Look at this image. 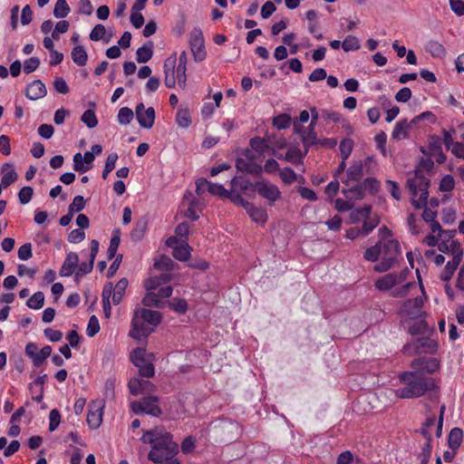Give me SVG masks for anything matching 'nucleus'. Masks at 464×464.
Returning a JSON list of instances; mask_svg holds the SVG:
<instances>
[{"label": "nucleus", "mask_w": 464, "mask_h": 464, "mask_svg": "<svg viewBox=\"0 0 464 464\" xmlns=\"http://www.w3.org/2000/svg\"><path fill=\"white\" fill-rule=\"evenodd\" d=\"M411 367L412 371L399 374V387L395 394L402 399L419 398L430 391L434 386L433 380L425 375L422 370L431 373L438 369L439 364L436 359L419 358L411 362Z\"/></svg>", "instance_id": "1"}, {"label": "nucleus", "mask_w": 464, "mask_h": 464, "mask_svg": "<svg viewBox=\"0 0 464 464\" xmlns=\"http://www.w3.org/2000/svg\"><path fill=\"white\" fill-rule=\"evenodd\" d=\"M144 443L151 445L149 459L155 464H179L175 458L178 445L172 441L171 435L158 430L147 431L141 437Z\"/></svg>", "instance_id": "2"}, {"label": "nucleus", "mask_w": 464, "mask_h": 464, "mask_svg": "<svg viewBox=\"0 0 464 464\" xmlns=\"http://www.w3.org/2000/svg\"><path fill=\"white\" fill-rule=\"evenodd\" d=\"M160 312L142 307H137L133 312L131 328L129 335L138 341L146 339L152 333L153 327L160 324Z\"/></svg>", "instance_id": "3"}, {"label": "nucleus", "mask_w": 464, "mask_h": 464, "mask_svg": "<svg viewBox=\"0 0 464 464\" xmlns=\"http://www.w3.org/2000/svg\"><path fill=\"white\" fill-rule=\"evenodd\" d=\"M410 271L405 268L400 272L386 274L378 278L374 285L382 291H391L393 297H404L411 293L412 289H417V285L413 282L405 283Z\"/></svg>", "instance_id": "4"}, {"label": "nucleus", "mask_w": 464, "mask_h": 464, "mask_svg": "<svg viewBox=\"0 0 464 464\" xmlns=\"http://www.w3.org/2000/svg\"><path fill=\"white\" fill-rule=\"evenodd\" d=\"M170 281L169 274H162L150 277L145 282L148 291L142 299L145 306H160V298H167L172 294V287L168 285Z\"/></svg>", "instance_id": "5"}, {"label": "nucleus", "mask_w": 464, "mask_h": 464, "mask_svg": "<svg viewBox=\"0 0 464 464\" xmlns=\"http://www.w3.org/2000/svg\"><path fill=\"white\" fill-rule=\"evenodd\" d=\"M439 250L449 256L450 259L447 262L444 269L440 273L442 281H449L453 276L456 269L459 266L463 258V248L461 244L456 240H441L438 244Z\"/></svg>", "instance_id": "6"}, {"label": "nucleus", "mask_w": 464, "mask_h": 464, "mask_svg": "<svg viewBox=\"0 0 464 464\" xmlns=\"http://www.w3.org/2000/svg\"><path fill=\"white\" fill-rule=\"evenodd\" d=\"M127 286L128 280L126 278H121L115 285L112 283H107L103 286L102 300L103 312L107 318L111 316V303L117 305L121 302Z\"/></svg>", "instance_id": "7"}, {"label": "nucleus", "mask_w": 464, "mask_h": 464, "mask_svg": "<svg viewBox=\"0 0 464 464\" xmlns=\"http://www.w3.org/2000/svg\"><path fill=\"white\" fill-rule=\"evenodd\" d=\"M411 195V204L416 208L426 206L428 199L429 180L419 171H416L407 181Z\"/></svg>", "instance_id": "8"}, {"label": "nucleus", "mask_w": 464, "mask_h": 464, "mask_svg": "<svg viewBox=\"0 0 464 464\" xmlns=\"http://www.w3.org/2000/svg\"><path fill=\"white\" fill-rule=\"evenodd\" d=\"M382 247V260L374 266V270L383 273L391 269L397 262L400 255V244L397 240L389 238L386 241H379Z\"/></svg>", "instance_id": "9"}, {"label": "nucleus", "mask_w": 464, "mask_h": 464, "mask_svg": "<svg viewBox=\"0 0 464 464\" xmlns=\"http://www.w3.org/2000/svg\"><path fill=\"white\" fill-rule=\"evenodd\" d=\"M176 56H169L164 62L165 85L168 88H174L176 83L184 89L187 82V69L176 66Z\"/></svg>", "instance_id": "10"}, {"label": "nucleus", "mask_w": 464, "mask_h": 464, "mask_svg": "<svg viewBox=\"0 0 464 464\" xmlns=\"http://www.w3.org/2000/svg\"><path fill=\"white\" fill-rule=\"evenodd\" d=\"M376 162L373 158L367 157L364 161H354L348 169L345 178L342 179V182L346 186L352 183H358L362 178L364 172L369 173L375 167Z\"/></svg>", "instance_id": "11"}, {"label": "nucleus", "mask_w": 464, "mask_h": 464, "mask_svg": "<svg viewBox=\"0 0 464 464\" xmlns=\"http://www.w3.org/2000/svg\"><path fill=\"white\" fill-rule=\"evenodd\" d=\"M420 288L422 293L421 296H417L413 299H408L402 303L400 308V314L401 316L409 319H420L424 316L425 313L423 311V296L425 294L423 285L420 282Z\"/></svg>", "instance_id": "12"}, {"label": "nucleus", "mask_w": 464, "mask_h": 464, "mask_svg": "<svg viewBox=\"0 0 464 464\" xmlns=\"http://www.w3.org/2000/svg\"><path fill=\"white\" fill-rule=\"evenodd\" d=\"M130 408L135 414L146 413L154 417L161 414V410L158 405V397L148 396L142 399L141 401H133Z\"/></svg>", "instance_id": "13"}, {"label": "nucleus", "mask_w": 464, "mask_h": 464, "mask_svg": "<svg viewBox=\"0 0 464 464\" xmlns=\"http://www.w3.org/2000/svg\"><path fill=\"white\" fill-rule=\"evenodd\" d=\"M189 44L195 61L201 62L206 58L203 33L198 28H194L189 34Z\"/></svg>", "instance_id": "14"}, {"label": "nucleus", "mask_w": 464, "mask_h": 464, "mask_svg": "<svg viewBox=\"0 0 464 464\" xmlns=\"http://www.w3.org/2000/svg\"><path fill=\"white\" fill-rule=\"evenodd\" d=\"M104 407L105 402L103 400H96L90 402L87 423L91 429L96 430L102 425Z\"/></svg>", "instance_id": "15"}, {"label": "nucleus", "mask_w": 464, "mask_h": 464, "mask_svg": "<svg viewBox=\"0 0 464 464\" xmlns=\"http://www.w3.org/2000/svg\"><path fill=\"white\" fill-rule=\"evenodd\" d=\"M254 188L261 197L269 200L271 203L276 202L281 198V192L279 188L268 181H257L256 182Z\"/></svg>", "instance_id": "16"}, {"label": "nucleus", "mask_w": 464, "mask_h": 464, "mask_svg": "<svg viewBox=\"0 0 464 464\" xmlns=\"http://www.w3.org/2000/svg\"><path fill=\"white\" fill-rule=\"evenodd\" d=\"M254 157L247 151L236 161L237 170L246 172L252 175H259L263 171L261 165L254 161Z\"/></svg>", "instance_id": "17"}, {"label": "nucleus", "mask_w": 464, "mask_h": 464, "mask_svg": "<svg viewBox=\"0 0 464 464\" xmlns=\"http://www.w3.org/2000/svg\"><path fill=\"white\" fill-rule=\"evenodd\" d=\"M135 115L141 128H152L155 121V110L152 107L145 108L144 104L140 102L135 108Z\"/></svg>", "instance_id": "18"}, {"label": "nucleus", "mask_w": 464, "mask_h": 464, "mask_svg": "<svg viewBox=\"0 0 464 464\" xmlns=\"http://www.w3.org/2000/svg\"><path fill=\"white\" fill-rule=\"evenodd\" d=\"M166 245L173 249V256L180 261H186L190 256L191 248L185 242L179 240L176 237H169Z\"/></svg>", "instance_id": "19"}, {"label": "nucleus", "mask_w": 464, "mask_h": 464, "mask_svg": "<svg viewBox=\"0 0 464 464\" xmlns=\"http://www.w3.org/2000/svg\"><path fill=\"white\" fill-rule=\"evenodd\" d=\"M128 387L133 395L150 393L155 391V386L152 382L139 378L130 379Z\"/></svg>", "instance_id": "20"}, {"label": "nucleus", "mask_w": 464, "mask_h": 464, "mask_svg": "<svg viewBox=\"0 0 464 464\" xmlns=\"http://www.w3.org/2000/svg\"><path fill=\"white\" fill-rule=\"evenodd\" d=\"M434 347L432 341L429 339H418L413 343L406 344L403 347V351L405 353L410 355L418 354V353H425L431 352V348Z\"/></svg>", "instance_id": "21"}, {"label": "nucleus", "mask_w": 464, "mask_h": 464, "mask_svg": "<svg viewBox=\"0 0 464 464\" xmlns=\"http://www.w3.org/2000/svg\"><path fill=\"white\" fill-rule=\"evenodd\" d=\"M94 156L92 153L85 152L83 155L80 152L73 156V169L80 173H84L92 169Z\"/></svg>", "instance_id": "22"}, {"label": "nucleus", "mask_w": 464, "mask_h": 464, "mask_svg": "<svg viewBox=\"0 0 464 464\" xmlns=\"http://www.w3.org/2000/svg\"><path fill=\"white\" fill-rule=\"evenodd\" d=\"M295 131L300 133V138L304 147L308 148L318 143V138L314 130V127L308 126L305 130H302V127L295 124Z\"/></svg>", "instance_id": "23"}, {"label": "nucleus", "mask_w": 464, "mask_h": 464, "mask_svg": "<svg viewBox=\"0 0 464 464\" xmlns=\"http://www.w3.org/2000/svg\"><path fill=\"white\" fill-rule=\"evenodd\" d=\"M47 93L45 85L40 80L29 83L26 87L25 96L32 101L44 98Z\"/></svg>", "instance_id": "24"}, {"label": "nucleus", "mask_w": 464, "mask_h": 464, "mask_svg": "<svg viewBox=\"0 0 464 464\" xmlns=\"http://www.w3.org/2000/svg\"><path fill=\"white\" fill-rule=\"evenodd\" d=\"M246 211L255 223L264 225L267 220V213L264 208L256 207L250 203L246 205Z\"/></svg>", "instance_id": "25"}, {"label": "nucleus", "mask_w": 464, "mask_h": 464, "mask_svg": "<svg viewBox=\"0 0 464 464\" xmlns=\"http://www.w3.org/2000/svg\"><path fill=\"white\" fill-rule=\"evenodd\" d=\"M79 262V257L76 253H69L61 267L60 275L62 276H70L75 270Z\"/></svg>", "instance_id": "26"}, {"label": "nucleus", "mask_w": 464, "mask_h": 464, "mask_svg": "<svg viewBox=\"0 0 464 464\" xmlns=\"http://www.w3.org/2000/svg\"><path fill=\"white\" fill-rule=\"evenodd\" d=\"M342 192L351 202L362 199L364 197V189L362 185L359 183L350 184V186H347V188H343Z\"/></svg>", "instance_id": "27"}, {"label": "nucleus", "mask_w": 464, "mask_h": 464, "mask_svg": "<svg viewBox=\"0 0 464 464\" xmlns=\"http://www.w3.org/2000/svg\"><path fill=\"white\" fill-rule=\"evenodd\" d=\"M413 123L408 122L406 120L398 121L392 132V138L397 140H404L409 135V130Z\"/></svg>", "instance_id": "28"}, {"label": "nucleus", "mask_w": 464, "mask_h": 464, "mask_svg": "<svg viewBox=\"0 0 464 464\" xmlns=\"http://www.w3.org/2000/svg\"><path fill=\"white\" fill-rule=\"evenodd\" d=\"M425 50L433 57L437 59L445 58L447 52L443 44L438 41H429L425 45Z\"/></svg>", "instance_id": "29"}, {"label": "nucleus", "mask_w": 464, "mask_h": 464, "mask_svg": "<svg viewBox=\"0 0 464 464\" xmlns=\"http://www.w3.org/2000/svg\"><path fill=\"white\" fill-rule=\"evenodd\" d=\"M111 36L112 34H108L105 26L101 24H96L90 34L91 40L95 42L103 41L105 44L110 43Z\"/></svg>", "instance_id": "30"}, {"label": "nucleus", "mask_w": 464, "mask_h": 464, "mask_svg": "<svg viewBox=\"0 0 464 464\" xmlns=\"http://www.w3.org/2000/svg\"><path fill=\"white\" fill-rule=\"evenodd\" d=\"M3 177H2V185L4 188L9 187L12 183H14L17 179V174L11 164L5 163L3 165L1 169Z\"/></svg>", "instance_id": "31"}, {"label": "nucleus", "mask_w": 464, "mask_h": 464, "mask_svg": "<svg viewBox=\"0 0 464 464\" xmlns=\"http://www.w3.org/2000/svg\"><path fill=\"white\" fill-rule=\"evenodd\" d=\"M198 201L194 198L193 195L188 192L185 195L183 205H187L188 208L185 211V216L190 219L196 220L198 218V215L196 211Z\"/></svg>", "instance_id": "32"}, {"label": "nucleus", "mask_w": 464, "mask_h": 464, "mask_svg": "<svg viewBox=\"0 0 464 464\" xmlns=\"http://www.w3.org/2000/svg\"><path fill=\"white\" fill-rule=\"evenodd\" d=\"M25 354L32 359L34 366H40L44 362V358L38 349L37 345L34 343H29L25 346Z\"/></svg>", "instance_id": "33"}, {"label": "nucleus", "mask_w": 464, "mask_h": 464, "mask_svg": "<svg viewBox=\"0 0 464 464\" xmlns=\"http://www.w3.org/2000/svg\"><path fill=\"white\" fill-rule=\"evenodd\" d=\"M174 263L173 261L166 256H161L155 260L154 268L162 274H169L168 272L173 268Z\"/></svg>", "instance_id": "34"}, {"label": "nucleus", "mask_w": 464, "mask_h": 464, "mask_svg": "<svg viewBox=\"0 0 464 464\" xmlns=\"http://www.w3.org/2000/svg\"><path fill=\"white\" fill-rule=\"evenodd\" d=\"M72 59L79 66H83L86 64L88 55L83 46L77 45L72 49Z\"/></svg>", "instance_id": "35"}, {"label": "nucleus", "mask_w": 464, "mask_h": 464, "mask_svg": "<svg viewBox=\"0 0 464 464\" xmlns=\"http://www.w3.org/2000/svg\"><path fill=\"white\" fill-rule=\"evenodd\" d=\"M463 433L461 429L453 428L449 434V447L453 450L458 449L462 441Z\"/></svg>", "instance_id": "36"}, {"label": "nucleus", "mask_w": 464, "mask_h": 464, "mask_svg": "<svg viewBox=\"0 0 464 464\" xmlns=\"http://www.w3.org/2000/svg\"><path fill=\"white\" fill-rule=\"evenodd\" d=\"M408 227L411 234L418 235L422 230L424 226L423 220L417 218L413 214H410L407 219Z\"/></svg>", "instance_id": "37"}, {"label": "nucleus", "mask_w": 464, "mask_h": 464, "mask_svg": "<svg viewBox=\"0 0 464 464\" xmlns=\"http://www.w3.org/2000/svg\"><path fill=\"white\" fill-rule=\"evenodd\" d=\"M70 11L71 9L66 0H57L53 8V15L56 18H64L69 14Z\"/></svg>", "instance_id": "38"}, {"label": "nucleus", "mask_w": 464, "mask_h": 464, "mask_svg": "<svg viewBox=\"0 0 464 464\" xmlns=\"http://www.w3.org/2000/svg\"><path fill=\"white\" fill-rule=\"evenodd\" d=\"M153 50L151 45H142L136 52V58L139 63H144L152 57Z\"/></svg>", "instance_id": "39"}, {"label": "nucleus", "mask_w": 464, "mask_h": 464, "mask_svg": "<svg viewBox=\"0 0 464 464\" xmlns=\"http://www.w3.org/2000/svg\"><path fill=\"white\" fill-rule=\"evenodd\" d=\"M44 303V295L43 292L34 293L26 302L31 309L38 310L43 307Z\"/></svg>", "instance_id": "40"}, {"label": "nucleus", "mask_w": 464, "mask_h": 464, "mask_svg": "<svg viewBox=\"0 0 464 464\" xmlns=\"http://www.w3.org/2000/svg\"><path fill=\"white\" fill-rule=\"evenodd\" d=\"M372 210L371 206H364L351 212L350 219L352 223H357L364 218H368Z\"/></svg>", "instance_id": "41"}, {"label": "nucleus", "mask_w": 464, "mask_h": 464, "mask_svg": "<svg viewBox=\"0 0 464 464\" xmlns=\"http://www.w3.org/2000/svg\"><path fill=\"white\" fill-rule=\"evenodd\" d=\"M344 52L357 51L361 47L359 39L354 35H348L342 43Z\"/></svg>", "instance_id": "42"}, {"label": "nucleus", "mask_w": 464, "mask_h": 464, "mask_svg": "<svg viewBox=\"0 0 464 464\" xmlns=\"http://www.w3.org/2000/svg\"><path fill=\"white\" fill-rule=\"evenodd\" d=\"M134 117L133 111L128 107H122L120 109L117 119L121 125H128L130 123Z\"/></svg>", "instance_id": "43"}, {"label": "nucleus", "mask_w": 464, "mask_h": 464, "mask_svg": "<svg viewBox=\"0 0 464 464\" xmlns=\"http://www.w3.org/2000/svg\"><path fill=\"white\" fill-rule=\"evenodd\" d=\"M177 124L181 128H188L190 123V113L187 109H179L176 117Z\"/></svg>", "instance_id": "44"}, {"label": "nucleus", "mask_w": 464, "mask_h": 464, "mask_svg": "<svg viewBox=\"0 0 464 464\" xmlns=\"http://www.w3.org/2000/svg\"><path fill=\"white\" fill-rule=\"evenodd\" d=\"M381 255H382V247L378 242L374 246H372L365 250L363 257L367 261L375 262L378 260V258Z\"/></svg>", "instance_id": "45"}, {"label": "nucleus", "mask_w": 464, "mask_h": 464, "mask_svg": "<svg viewBox=\"0 0 464 464\" xmlns=\"http://www.w3.org/2000/svg\"><path fill=\"white\" fill-rule=\"evenodd\" d=\"M81 121L90 129L95 128L98 124L97 117L92 110L85 111L81 117Z\"/></svg>", "instance_id": "46"}, {"label": "nucleus", "mask_w": 464, "mask_h": 464, "mask_svg": "<svg viewBox=\"0 0 464 464\" xmlns=\"http://www.w3.org/2000/svg\"><path fill=\"white\" fill-rule=\"evenodd\" d=\"M353 149V141L351 139H344L341 141L339 150L341 156L344 160H346L350 157Z\"/></svg>", "instance_id": "47"}, {"label": "nucleus", "mask_w": 464, "mask_h": 464, "mask_svg": "<svg viewBox=\"0 0 464 464\" xmlns=\"http://www.w3.org/2000/svg\"><path fill=\"white\" fill-rule=\"evenodd\" d=\"M118 160V154L113 152L108 155L104 169L102 171V178L105 179L108 176V174L112 171V169L115 168L116 161Z\"/></svg>", "instance_id": "48"}, {"label": "nucleus", "mask_w": 464, "mask_h": 464, "mask_svg": "<svg viewBox=\"0 0 464 464\" xmlns=\"http://www.w3.org/2000/svg\"><path fill=\"white\" fill-rule=\"evenodd\" d=\"M291 117L283 113L274 118L273 124L279 130L286 129L290 126Z\"/></svg>", "instance_id": "49"}, {"label": "nucleus", "mask_w": 464, "mask_h": 464, "mask_svg": "<svg viewBox=\"0 0 464 464\" xmlns=\"http://www.w3.org/2000/svg\"><path fill=\"white\" fill-rule=\"evenodd\" d=\"M377 225L378 219L374 217H372L370 214L368 218H364L363 219V224L362 227V235H368Z\"/></svg>", "instance_id": "50"}, {"label": "nucleus", "mask_w": 464, "mask_h": 464, "mask_svg": "<svg viewBox=\"0 0 464 464\" xmlns=\"http://www.w3.org/2000/svg\"><path fill=\"white\" fill-rule=\"evenodd\" d=\"M279 176L285 184H292L296 180L295 172L290 168H284L279 170Z\"/></svg>", "instance_id": "51"}, {"label": "nucleus", "mask_w": 464, "mask_h": 464, "mask_svg": "<svg viewBox=\"0 0 464 464\" xmlns=\"http://www.w3.org/2000/svg\"><path fill=\"white\" fill-rule=\"evenodd\" d=\"M100 331V323L95 315H92L89 319L86 334L89 337H93Z\"/></svg>", "instance_id": "52"}, {"label": "nucleus", "mask_w": 464, "mask_h": 464, "mask_svg": "<svg viewBox=\"0 0 464 464\" xmlns=\"http://www.w3.org/2000/svg\"><path fill=\"white\" fill-rule=\"evenodd\" d=\"M302 158L303 156L299 149L291 148L286 151L284 160L288 162L298 163L301 161Z\"/></svg>", "instance_id": "53"}, {"label": "nucleus", "mask_w": 464, "mask_h": 464, "mask_svg": "<svg viewBox=\"0 0 464 464\" xmlns=\"http://www.w3.org/2000/svg\"><path fill=\"white\" fill-rule=\"evenodd\" d=\"M131 362L137 366L142 362H148L147 360V353L145 349L143 348H137L133 351V353L130 355Z\"/></svg>", "instance_id": "54"}, {"label": "nucleus", "mask_w": 464, "mask_h": 464, "mask_svg": "<svg viewBox=\"0 0 464 464\" xmlns=\"http://www.w3.org/2000/svg\"><path fill=\"white\" fill-rule=\"evenodd\" d=\"M250 147L258 154H262L266 150L267 144L265 140L256 137L250 140Z\"/></svg>", "instance_id": "55"}, {"label": "nucleus", "mask_w": 464, "mask_h": 464, "mask_svg": "<svg viewBox=\"0 0 464 464\" xmlns=\"http://www.w3.org/2000/svg\"><path fill=\"white\" fill-rule=\"evenodd\" d=\"M34 194L33 188L26 186L20 189L18 198L21 204L25 205L30 202Z\"/></svg>", "instance_id": "56"}, {"label": "nucleus", "mask_w": 464, "mask_h": 464, "mask_svg": "<svg viewBox=\"0 0 464 464\" xmlns=\"http://www.w3.org/2000/svg\"><path fill=\"white\" fill-rule=\"evenodd\" d=\"M455 187V180L451 175L444 176L440 183V189L444 192L451 191Z\"/></svg>", "instance_id": "57"}, {"label": "nucleus", "mask_w": 464, "mask_h": 464, "mask_svg": "<svg viewBox=\"0 0 464 464\" xmlns=\"http://www.w3.org/2000/svg\"><path fill=\"white\" fill-rule=\"evenodd\" d=\"M147 230V223L145 221H138L134 229L131 232V237L140 240L144 236Z\"/></svg>", "instance_id": "58"}, {"label": "nucleus", "mask_w": 464, "mask_h": 464, "mask_svg": "<svg viewBox=\"0 0 464 464\" xmlns=\"http://www.w3.org/2000/svg\"><path fill=\"white\" fill-rule=\"evenodd\" d=\"M85 207V199L82 196H76L69 206V211L72 214L82 210Z\"/></svg>", "instance_id": "59"}, {"label": "nucleus", "mask_w": 464, "mask_h": 464, "mask_svg": "<svg viewBox=\"0 0 464 464\" xmlns=\"http://www.w3.org/2000/svg\"><path fill=\"white\" fill-rule=\"evenodd\" d=\"M61 422L60 412L53 409L49 413V430L53 431L57 429Z\"/></svg>", "instance_id": "60"}, {"label": "nucleus", "mask_w": 464, "mask_h": 464, "mask_svg": "<svg viewBox=\"0 0 464 464\" xmlns=\"http://www.w3.org/2000/svg\"><path fill=\"white\" fill-rule=\"evenodd\" d=\"M425 257L429 262H432L437 266H440L445 262V256L441 254H437L434 250L426 251Z\"/></svg>", "instance_id": "61"}, {"label": "nucleus", "mask_w": 464, "mask_h": 464, "mask_svg": "<svg viewBox=\"0 0 464 464\" xmlns=\"http://www.w3.org/2000/svg\"><path fill=\"white\" fill-rule=\"evenodd\" d=\"M116 385L115 378H109L104 383L103 395L105 399H111L114 397V390Z\"/></svg>", "instance_id": "62"}, {"label": "nucleus", "mask_w": 464, "mask_h": 464, "mask_svg": "<svg viewBox=\"0 0 464 464\" xmlns=\"http://www.w3.org/2000/svg\"><path fill=\"white\" fill-rule=\"evenodd\" d=\"M321 119L326 121L339 122L342 116L339 112L334 111L321 110Z\"/></svg>", "instance_id": "63"}, {"label": "nucleus", "mask_w": 464, "mask_h": 464, "mask_svg": "<svg viewBox=\"0 0 464 464\" xmlns=\"http://www.w3.org/2000/svg\"><path fill=\"white\" fill-rule=\"evenodd\" d=\"M40 65V60L37 57H31L24 63V72L25 73H31L34 72Z\"/></svg>", "instance_id": "64"}]
</instances>
